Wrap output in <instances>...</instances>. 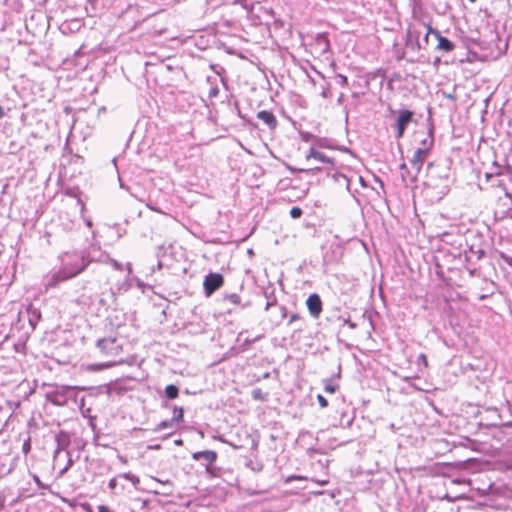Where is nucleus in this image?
<instances>
[{
    "label": "nucleus",
    "mask_w": 512,
    "mask_h": 512,
    "mask_svg": "<svg viewBox=\"0 0 512 512\" xmlns=\"http://www.w3.org/2000/svg\"><path fill=\"white\" fill-rule=\"evenodd\" d=\"M161 266H162V264H161V262L159 261V262H158V265H157L158 269H160V268H161Z\"/></svg>",
    "instance_id": "54"
},
{
    "label": "nucleus",
    "mask_w": 512,
    "mask_h": 512,
    "mask_svg": "<svg viewBox=\"0 0 512 512\" xmlns=\"http://www.w3.org/2000/svg\"><path fill=\"white\" fill-rule=\"evenodd\" d=\"M175 443H176L177 445H179V444H181V443H182V440H176V441H175Z\"/></svg>",
    "instance_id": "52"
},
{
    "label": "nucleus",
    "mask_w": 512,
    "mask_h": 512,
    "mask_svg": "<svg viewBox=\"0 0 512 512\" xmlns=\"http://www.w3.org/2000/svg\"><path fill=\"white\" fill-rule=\"evenodd\" d=\"M257 118L263 121L270 129L277 126V120L274 114L267 110H262L257 113Z\"/></svg>",
    "instance_id": "12"
},
{
    "label": "nucleus",
    "mask_w": 512,
    "mask_h": 512,
    "mask_svg": "<svg viewBox=\"0 0 512 512\" xmlns=\"http://www.w3.org/2000/svg\"><path fill=\"white\" fill-rule=\"evenodd\" d=\"M317 400H318L319 405L322 408H326L328 406V401H327V399L323 395L318 394L317 395Z\"/></svg>",
    "instance_id": "29"
},
{
    "label": "nucleus",
    "mask_w": 512,
    "mask_h": 512,
    "mask_svg": "<svg viewBox=\"0 0 512 512\" xmlns=\"http://www.w3.org/2000/svg\"><path fill=\"white\" fill-rule=\"evenodd\" d=\"M317 41L318 43L323 47V51H326L329 49V40L326 34H318L317 35Z\"/></svg>",
    "instance_id": "20"
},
{
    "label": "nucleus",
    "mask_w": 512,
    "mask_h": 512,
    "mask_svg": "<svg viewBox=\"0 0 512 512\" xmlns=\"http://www.w3.org/2000/svg\"><path fill=\"white\" fill-rule=\"evenodd\" d=\"M5 506V498L4 496L0 493V512L2 511V509L4 508Z\"/></svg>",
    "instance_id": "39"
},
{
    "label": "nucleus",
    "mask_w": 512,
    "mask_h": 512,
    "mask_svg": "<svg viewBox=\"0 0 512 512\" xmlns=\"http://www.w3.org/2000/svg\"><path fill=\"white\" fill-rule=\"evenodd\" d=\"M67 454H68V456H70L69 452H67ZM72 465H73V460L71 459V457H69L66 467H68V469H69Z\"/></svg>",
    "instance_id": "40"
},
{
    "label": "nucleus",
    "mask_w": 512,
    "mask_h": 512,
    "mask_svg": "<svg viewBox=\"0 0 512 512\" xmlns=\"http://www.w3.org/2000/svg\"><path fill=\"white\" fill-rule=\"evenodd\" d=\"M280 309H281V312H282V316H283V317H285V316H286V314H287V310H286V308H285L284 306H281V308H280Z\"/></svg>",
    "instance_id": "43"
},
{
    "label": "nucleus",
    "mask_w": 512,
    "mask_h": 512,
    "mask_svg": "<svg viewBox=\"0 0 512 512\" xmlns=\"http://www.w3.org/2000/svg\"><path fill=\"white\" fill-rule=\"evenodd\" d=\"M342 98H343V94L340 95V97L338 98V102L341 103L342 102Z\"/></svg>",
    "instance_id": "51"
},
{
    "label": "nucleus",
    "mask_w": 512,
    "mask_h": 512,
    "mask_svg": "<svg viewBox=\"0 0 512 512\" xmlns=\"http://www.w3.org/2000/svg\"><path fill=\"white\" fill-rule=\"evenodd\" d=\"M302 214H303V211L300 207H292L290 210V216L293 219L300 218L302 216Z\"/></svg>",
    "instance_id": "24"
},
{
    "label": "nucleus",
    "mask_w": 512,
    "mask_h": 512,
    "mask_svg": "<svg viewBox=\"0 0 512 512\" xmlns=\"http://www.w3.org/2000/svg\"><path fill=\"white\" fill-rule=\"evenodd\" d=\"M149 448H150V449H159V448H160V445L150 446Z\"/></svg>",
    "instance_id": "50"
},
{
    "label": "nucleus",
    "mask_w": 512,
    "mask_h": 512,
    "mask_svg": "<svg viewBox=\"0 0 512 512\" xmlns=\"http://www.w3.org/2000/svg\"><path fill=\"white\" fill-rule=\"evenodd\" d=\"M413 115L414 113L410 110H400L398 112V117L394 124L396 128V139H401L404 136L407 126L413 120Z\"/></svg>",
    "instance_id": "6"
},
{
    "label": "nucleus",
    "mask_w": 512,
    "mask_h": 512,
    "mask_svg": "<svg viewBox=\"0 0 512 512\" xmlns=\"http://www.w3.org/2000/svg\"><path fill=\"white\" fill-rule=\"evenodd\" d=\"M179 389L176 385L170 384L165 388V395L168 399H175L178 397Z\"/></svg>",
    "instance_id": "16"
},
{
    "label": "nucleus",
    "mask_w": 512,
    "mask_h": 512,
    "mask_svg": "<svg viewBox=\"0 0 512 512\" xmlns=\"http://www.w3.org/2000/svg\"><path fill=\"white\" fill-rule=\"evenodd\" d=\"M434 145V137L432 130H429L426 133V136L421 140V146L418 149H421L427 153H430L432 147Z\"/></svg>",
    "instance_id": "14"
},
{
    "label": "nucleus",
    "mask_w": 512,
    "mask_h": 512,
    "mask_svg": "<svg viewBox=\"0 0 512 512\" xmlns=\"http://www.w3.org/2000/svg\"><path fill=\"white\" fill-rule=\"evenodd\" d=\"M342 177H343V178L345 179V181H346L347 189H349V186H350V180H349L346 176H344V175H342Z\"/></svg>",
    "instance_id": "44"
},
{
    "label": "nucleus",
    "mask_w": 512,
    "mask_h": 512,
    "mask_svg": "<svg viewBox=\"0 0 512 512\" xmlns=\"http://www.w3.org/2000/svg\"><path fill=\"white\" fill-rule=\"evenodd\" d=\"M302 138H303L304 141H309L312 138H314V136L312 134H310V133H306V134L302 135Z\"/></svg>",
    "instance_id": "38"
},
{
    "label": "nucleus",
    "mask_w": 512,
    "mask_h": 512,
    "mask_svg": "<svg viewBox=\"0 0 512 512\" xmlns=\"http://www.w3.org/2000/svg\"><path fill=\"white\" fill-rule=\"evenodd\" d=\"M338 389V385L334 384L331 380H324V391L326 393H334Z\"/></svg>",
    "instance_id": "22"
},
{
    "label": "nucleus",
    "mask_w": 512,
    "mask_h": 512,
    "mask_svg": "<svg viewBox=\"0 0 512 512\" xmlns=\"http://www.w3.org/2000/svg\"><path fill=\"white\" fill-rule=\"evenodd\" d=\"M4 117V110L2 106H0V119Z\"/></svg>",
    "instance_id": "48"
},
{
    "label": "nucleus",
    "mask_w": 512,
    "mask_h": 512,
    "mask_svg": "<svg viewBox=\"0 0 512 512\" xmlns=\"http://www.w3.org/2000/svg\"><path fill=\"white\" fill-rule=\"evenodd\" d=\"M295 479H300L301 480L303 478L301 476H294V475H292V476L287 477L285 482L286 483H290L292 480H295Z\"/></svg>",
    "instance_id": "35"
},
{
    "label": "nucleus",
    "mask_w": 512,
    "mask_h": 512,
    "mask_svg": "<svg viewBox=\"0 0 512 512\" xmlns=\"http://www.w3.org/2000/svg\"><path fill=\"white\" fill-rule=\"evenodd\" d=\"M224 284V278L220 273H209L205 276L203 282L204 293L207 297L211 296L216 290Z\"/></svg>",
    "instance_id": "5"
},
{
    "label": "nucleus",
    "mask_w": 512,
    "mask_h": 512,
    "mask_svg": "<svg viewBox=\"0 0 512 512\" xmlns=\"http://www.w3.org/2000/svg\"><path fill=\"white\" fill-rule=\"evenodd\" d=\"M425 185L428 191H432L433 198L441 200L450 189V180L447 168L435 166L433 163H429Z\"/></svg>",
    "instance_id": "2"
},
{
    "label": "nucleus",
    "mask_w": 512,
    "mask_h": 512,
    "mask_svg": "<svg viewBox=\"0 0 512 512\" xmlns=\"http://www.w3.org/2000/svg\"><path fill=\"white\" fill-rule=\"evenodd\" d=\"M9 0H4V4L7 5Z\"/></svg>",
    "instance_id": "56"
},
{
    "label": "nucleus",
    "mask_w": 512,
    "mask_h": 512,
    "mask_svg": "<svg viewBox=\"0 0 512 512\" xmlns=\"http://www.w3.org/2000/svg\"><path fill=\"white\" fill-rule=\"evenodd\" d=\"M252 397L255 400H264V397H263V394H262V390L259 389V388H256V389H254L252 391Z\"/></svg>",
    "instance_id": "28"
},
{
    "label": "nucleus",
    "mask_w": 512,
    "mask_h": 512,
    "mask_svg": "<svg viewBox=\"0 0 512 512\" xmlns=\"http://www.w3.org/2000/svg\"><path fill=\"white\" fill-rule=\"evenodd\" d=\"M428 155L429 153L418 148L414 151L413 156L410 159L413 172H407V174L402 173V181L405 186H408L416 180Z\"/></svg>",
    "instance_id": "3"
},
{
    "label": "nucleus",
    "mask_w": 512,
    "mask_h": 512,
    "mask_svg": "<svg viewBox=\"0 0 512 512\" xmlns=\"http://www.w3.org/2000/svg\"><path fill=\"white\" fill-rule=\"evenodd\" d=\"M433 31H436L435 29L431 28L430 26H428L426 28V32L423 36V39L422 41H418V46L421 48L422 47V43H424V45H427L428 44V41H429V36L430 34H433Z\"/></svg>",
    "instance_id": "23"
},
{
    "label": "nucleus",
    "mask_w": 512,
    "mask_h": 512,
    "mask_svg": "<svg viewBox=\"0 0 512 512\" xmlns=\"http://www.w3.org/2000/svg\"><path fill=\"white\" fill-rule=\"evenodd\" d=\"M87 225H88V226H91V225H92V224H91V221H87Z\"/></svg>",
    "instance_id": "57"
},
{
    "label": "nucleus",
    "mask_w": 512,
    "mask_h": 512,
    "mask_svg": "<svg viewBox=\"0 0 512 512\" xmlns=\"http://www.w3.org/2000/svg\"><path fill=\"white\" fill-rule=\"evenodd\" d=\"M108 487L111 489V490H114L116 487H117V478L114 477L112 479H110L109 483H108Z\"/></svg>",
    "instance_id": "31"
},
{
    "label": "nucleus",
    "mask_w": 512,
    "mask_h": 512,
    "mask_svg": "<svg viewBox=\"0 0 512 512\" xmlns=\"http://www.w3.org/2000/svg\"><path fill=\"white\" fill-rule=\"evenodd\" d=\"M433 35L438 40L437 49L444 52H451L454 50L455 45L448 38L442 36L439 31H433Z\"/></svg>",
    "instance_id": "10"
},
{
    "label": "nucleus",
    "mask_w": 512,
    "mask_h": 512,
    "mask_svg": "<svg viewBox=\"0 0 512 512\" xmlns=\"http://www.w3.org/2000/svg\"><path fill=\"white\" fill-rule=\"evenodd\" d=\"M224 300L229 301L231 304L240 305L241 297L237 293H230L224 296Z\"/></svg>",
    "instance_id": "18"
},
{
    "label": "nucleus",
    "mask_w": 512,
    "mask_h": 512,
    "mask_svg": "<svg viewBox=\"0 0 512 512\" xmlns=\"http://www.w3.org/2000/svg\"><path fill=\"white\" fill-rule=\"evenodd\" d=\"M471 2H475L476 0H470Z\"/></svg>",
    "instance_id": "59"
},
{
    "label": "nucleus",
    "mask_w": 512,
    "mask_h": 512,
    "mask_svg": "<svg viewBox=\"0 0 512 512\" xmlns=\"http://www.w3.org/2000/svg\"><path fill=\"white\" fill-rule=\"evenodd\" d=\"M111 265L113 266L114 269L116 270H122L123 266L121 263H119L117 260L115 259H110L109 260Z\"/></svg>",
    "instance_id": "30"
},
{
    "label": "nucleus",
    "mask_w": 512,
    "mask_h": 512,
    "mask_svg": "<svg viewBox=\"0 0 512 512\" xmlns=\"http://www.w3.org/2000/svg\"><path fill=\"white\" fill-rule=\"evenodd\" d=\"M68 470L69 469L66 466L63 469H61L60 472H59V477H62Z\"/></svg>",
    "instance_id": "41"
},
{
    "label": "nucleus",
    "mask_w": 512,
    "mask_h": 512,
    "mask_svg": "<svg viewBox=\"0 0 512 512\" xmlns=\"http://www.w3.org/2000/svg\"><path fill=\"white\" fill-rule=\"evenodd\" d=\"M120 476L130 481L135 487H137V485L140 483V479L130 472L123 473Z\"/></svg>",
    "instance_id": "21"
},
{
    "label": "nucleus",
    "mask_w": 512,
    "mask_h": 512,
    "mask_svg": "<svg viewBox=\"0 0 512 512\" xmlns=\"http://www.w3.org/2000/svg\"><path fill=\"white\" fill-rule=\"evenodd\" d=\"M175 426H176V423L174 422L173 419L163 420L159 424L156 425V427L153 429V431L159 432L164 429L174 428Z\"/></svg>",
    "instance_id": "15"
},
{
    "label": "nucleus",
    "mask_w": 512,
    "mask_h": 512,
    "mask_svg": "<svg viewBox=\"0 0 512 512\" xmlns=\"http://www.w3.org/2000/svg\"><path fill=\"white\" fill-rule=\"evenodd\" d=\"M71 279L64 270L60 269L56 272H52L44 277V287L46 290L57 287L61 282Z\"/></svg>",
    "instance_id": "7"
},
{
    "label": "nucleus",
    "mask_w": 512,
    "mask_h": 512,
    "mask_svg": "<svg viewBox=\"0 0 512 512\" xmlns=\"http://www.w3.org/2000/svg\"><path fill=\"white\" fill-rule=\"evenodd\" d=\"M103 256L100 248L96 246L79 251L64 252L59 255L60 267L70 278H74L82 273L90 263L103 261Z\"/></svg>",
    "instance_id": "1"
},
{
    "label": "nucleus",
    "mask_w": 512,
    "mask_h": 512,
    "mask_svg": "<svg viewBox=\"0 0 512 512\" xmlns=\"http://www.w3.org/2000/svg\"><path fill=\"white\" fill-rule=\"evenodd\" d=\"M74 388L70 386H58L46 393V399L56 406H64L69 400H75Z\"/></svg>",
    "instance_id": "4"
},
{
    "label": "nucleus",
    "mask_w": 512,
    "mask_h": 512,
    "mask_svg": "<svg viewBox=\"0 0 512 512\" xmlns=\"http://www.w3.org/2000/svg\"><path fill=\"white\" fill-rule=\"evenodd\" d=\"M307 308L312 317L318 318L322 312V301L318 294H311L306 301Z\"/></svg>",
    "instance_id": "9"
},
{
    "label": "nucleus",
    "mask_w": 512,
    "mask_h": 512,
    "mask_svg": "<svg viewBox=\"0 0 512 512\" xmlns=\"http://www.w3.org/2000/svg\"><path fill=\"white\" fill-rule=\"evenodd\" d=\"M306 159H307V161L315 160V161L320 162V163L333 164V160L331 158H329L324 153L316 150L314 147H311L309 149V152L306 155Z\"/></svg>",
    "instance_id": "11"
},
{
    "label": "nucleus",
    "mask_w": 512,
    "mask_h": 512,
    "mask_svg": "<svg viewBox=\"0 0 512 512\" xmlns=\"http://www.w3.org/2000/svg\"><path fill=\"white\" fill-rule=\"evenodd\" d=\"M400 170H401V174L404 173V174H407V172H413V169L412 170H409L407 165L405 163H402L400 165Z\"/></svg>",
    "instance_id": "32"
},
{
    "label": "nucleus",
    "mask_w": 512,
    "mask_h": 512,
    "mask_svg": "<svg viewBox=\"0 0 512 512\" xmlns=\"http://www.w3.org/2000/svg\"><path fill=\"white\" fill-rule=\"evenodd\" d=\"M224 442H225V443H228V444H229L232 448H234V449H238V448H239V446L234 445V444H232V443H229L228 441H225V440H224Z\"/></svg>",
    "instance_id": "47"
},
{
    "label": "nucleus",
    "mask_w": 512,
    "mask_h": 512,
    "mask_svg": "<svg viewBox=\"0 0 512 512\" xmlns=\"http://www.w3.org/2000/svg\"><path fill=\"white\" fill-rule=\"evenodd\" d=\"M183 408L174 406V413L172 419L176 424L180 423L183 420Z\"/></svg>",
    "instance_id": "19"
},
{
    "label": "nucleus",
    "mask_w": 512,
    "mask_h": 512,
    "mask_svg": "<svg viewBox=\"0 0 512 512\" xmlns=\"http://www.w3.org/2000/svg\"><path fill=\"white\" fill-rule=\"evenodd\" d=\"M418 360L419 361H422L424 363L425 366H427V357L425 354H420L419 357H418Z\"/></svg>",
    "instance_id": "36"
},
{
    "label": "nucleus",
    "mask_w": 512,
    "mask_h": 512,
    "mask_svg": "<svg viewBox=\"0 0 512 512\" xmlns=\"http://www.w3.org/2000/svg\"><path fill=\"white\" fill-rule=\"evenodd\" d=\"M272 305H274V302H267L265 306V310L267 311Z\"/></svg>",
    "instance_id": "45"
},
{
    "label": "nucleus",
    "mask_w": 512,
    "mask_h": 512,
    "mask_svg": "<svg viewBox=\"0 0 512 512\" xmlns=\"http://www.w3.org/2000/svg\"><path fill=\"white\" fill-rule=\"evenodd\" d=\"M29 323L31 326H35L38 320L41 318V313L38 309L32 308L29 311Z\"/></svg>",
    "instance_id": "17"
},
{
    "label": "nucleus",
    "mask_w": 512,
    "mask_h": 512,
    "mask_svg": "<svg viewBox=\"0 0 512 512\" xmlns=\"http://www.w3.org/2000/svg\"><path fill=\"white\" fill-rule=\"evenodd\" d=\"M131 287V283L129 279H126L122 284L117 286V291L119 293L127 291Z\"/></svg>",
    "instance_id": "26"
},
{
    "label": "nucleus",
    "mask_w": 512,
    "mask_h": 512,
    "mask_svg": "<svg viewBox=\"0 0 512 512\" xmlns=\"http://www.w3.org/2000/svg\"><path fill=\"white\" fill-rule=\"evenodd\" d=\"M322 96H323V97H327V93H326V91H323V92H322Z\"/></svg>",
    "instance_id": "53"
},
{
    "label": "nucleus",
    "mask_w": 512,
    "mask_h": 512,
    "mask_svg": "<svg viewBox=\"0 0 512 512\" xmlns=\"http://www.w3.org/2000/svg\"><path fill=\"white\" fill-rule=\"evenodd\" d=\"M98 512H111L110 509L105 505L98 506Z\"/></svg>",
    "instance_id": "37"
},
{
    "label": "nucleus",
    "mask_w": 512,
    "mask_h": 512,
    "mask_svg": "<svg viewBox=\"0 0 512 512\" xmlns=\"http://www.w3.org/2000/svg\"><path fill=\"white\" fill-rule=\"evenodd\" d=\"M33 480H34L35 484L38 486V488L49 489V485L44 484L37 475H33Z\"/></svg>",
    "instance_id": "27"
},
{
    "label": "nucleus",
    "mask_w": 512,
    "mask_h": 512,
    "mask_svg": "<svg viewBox=\"0 0 512 512\" xmlns=\"http://www.w3.org/2000/svg\"><path fill=\"white\" fill-rule=\"evenodd\" d=\"M29 447H30V446H29V444H28V443H25V444H24V446H23V450H24L25 452H27V449H28Z\"/></svg>",
    "instance_id": "49"
},
{
    "label": "nucleus",
    "mask_w": 512,
    "mask_h": 512,
    "mask_svg": "<svg viewBox=\"0 0 512 512\" xmlns=\"http://www.w3.org/2000/svg\"><path fill=\"white\" fill-rule=\"evenodd\" d=\"M486 177H487V179H490V178H492V175L491 174H487Z\"/></svg>",
    "instance_id": "55"
},
{
    "label": "nucleus",
    "mask_w": 512,
    "mask_h": 512,
    "mask_svg": "<svg viewBox=\"0 0 512 512\" xmlns=\"http://www.w3.org/2000/svg\"><path fill=\"white\" fill-rule=\"evenodd\" d=\"M127 270H128V274L130 275L132 273V268H131V264L130 263H127Z\"/></svg>",
    "instance_id": "46"
},
{
    "label": "nucleus",
    "mask_w": 512,
    "mask_h": 512,
    "mask_svg": "<svg viewBox=\"0 0 512 512\" xmlns=\"http://www.w3.org/2000/svg\"><path fill=\"white\" fill-rule=\"evenodd\" d=\"M115 343L114 338H103L97 341V347L105 354H110L114 350Z\"/></svg>",
    "instance_id": "13"
},
{
    "label": "nucleus",
    "mask_w": 512,
    "mask_h": 512,
    "mask_svg": "<svg viewBox=\"0 0 512 512\" xmlns=\"http://www.w3.org/2000/svg\"><path fill=\"white\" fill-rule=\"evenodd\" d=\"M300 319V316L299 314L297 313H294L290 316V320H289V323L288 324H292L294 321L296 320H299Z\"/></svg>",
    "instance_id": "34"
},
{
    "label": "nucleus",
    "mask_w": 512,
    "mask_h": 512,
    "mask_svg": "<svg viewBox=\"0 0 512 512\" xmlns=\"http://www.w3.org/2000/svg\"><path fill=\"white\" fill-rule=\"evenodd\" d=\"M335 80H336V83L339 84L340 86L345 87L348 85L347 77L342 74H337L335 76Z\"/></svg>",
    "instance_id": "25"
},
{
    "label": "nucleus",
    "mask_w": 512,
    "mask_h": 512,
    "mask_svg": "<svg viewBox=\"0 0 512 512\" xmlns=\"http://www.w3.org/2000/svg\"><path fill=\"white\" fill-rule=\"evenodd\" d=\"M11 22H8L4 20L3 22H0V32L4 31L8 25H10Z\"/></svg>",
    "instance_id": "33"
},
{
    "label": "nucleus",
    "mask_w": 512,
    "mask_h": 512,
    "mask_svg": "<svg viewBox=\"0 0 512 512\" xmlns=\"http://www.w3.org/2000/svg\"><path fill=\"white\" fill-rule=\"evenodd\" d=\"M192 458L197 461H203L202 465L207 472H210V467L217 459V453L212 450L198 451L192 454Z\"/></svg>",
    "instance_id": "8"
},
{
    "label": "nucleus",
    "mask_w": 512,
    "mask_h": 512,
    "mask_svg": "<svg viewBox=\"0 0 512 512\" xmlns=\"http://www.w3.org/2000/svg\"><path fill=\"white\" fill-rule=\"evenodd\" d=\"M507 262H508V263L510 264V263L512 262V259H510V260H507Z\"/></svg>",
    "instance_id": "58"
},
{
    "label": "nucleus",
    "mask_w": 512,
    "mask_h": 512,
    "mask_svg": "<svg viewBox=\"0 0 512 512\" xmlns=\"http://www.w3.org/2000/svg\"><path fill=\"white\" fill-rule=\"evenodd\" d=\"M357 179H358L359 183H360L363 187H365V186H366L365 181H364V179H363V177H362V176H357Z\"/></svg>",
    "instance_id": "42"
}]
</instances>
